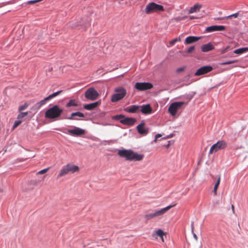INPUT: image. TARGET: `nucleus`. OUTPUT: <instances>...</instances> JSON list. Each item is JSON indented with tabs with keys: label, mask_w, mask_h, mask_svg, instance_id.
Here are the masks:
<instances>
[{
	"label": "nucleus",
	"mask_w": 248,
	"mask_h": 248,
	"mask_svg": "<svg viewBox=\"0 0 248 248\" xmlns=\"http://www.w3.org/2000/svg\"><path fill=\"white\" fill-rule=\"evenodd\" d=\"M118 155L121 157L124 158L126 160L130 161H139L142 160L144 157L143 155L139 154L131 149L119 150Z\"/></svg>",
	"instance_id": "f257e3e1"
},
{
	"label": "nucleus",
	"mask_w": 248,
	"mask_h": 248,
	"mask_svg": "<svg viewBox=\"0 0 248 248\" xmlns=\"http://www.w3.org/2000/svg\"><path fill=\"white\" fill-rule=\"evenodd\" d=\"M62 112V109L60 108L58 105H54L45 112V117L47 119H55L59 117Z\"/></svg>",
	"instance_id": "f03ea898"
},
{
	"label": "nucleus",
	"mask_w": 248,
	"mask_h": 248,
	"mask_svg": "<svg viewBox=\"0 0 248 248\" xmlns=\"http://www.w3.org/2000/svg\"><path fill=\"white\" fill-rule=\"evenodd\" d=\"M78 170L79 167L78 166L68 163L62 167L59 173L57 175V178H59L69 173H74Z\"/></svg>",
	"instance_id": "7ed1b4c3"
},
{
	"label": "nucleus",
	"mask_w": 248,
	"mask_h": 248,
	"mask_svg": "<svg viewBox=\"0 0 248 248\" xmlns=\"http://www.w3.org/2000/svg\"><path fill=\"white\" fill-rule=\"evenodd\" d=\"M164 11V8L162 5L152 2L147 4L145 8V12L146 14H150L153 13H156Z\"/></svg>",
	"instance_id": "20e7f679"
},
{
	"label": "nucleus",
	"mask_w": 248,
	"mask_h": 248,
	"mask_svg": "<svg viewBox=\"0 0 248 248\" xmlns=\"http://www.w3.org/2000/svg\"><path fill=\"white\" fill-rule=\"evenodd\" d=\"M115 93L113 94L111 98L112 102H118L124 98L126 94V91L123 87H117L114 89Z\"/></svg>",
	"instance_id": "39448f33"
},
{
	"label": "nucleus",
	"mask_w": 248,
	"mask_h": 248,
	"mask_svg": "<svg viewBox=\"0 0 248 248\" xmlns=\"http://www.w3.org/2000/svg\"><path fill=\"white\" fill-rule=\"evenodd\" d=\"M175 204H171L160 210L155 211L154 213L148 214L146 215L145 217L147 219H151L155 217L161 216L164 214L168 210L175 206Z\"/></svg>",
	"instance_id": "423d86ee"
},
{
	"label": "nucleus",
	"mask_w": 248,
	"mask_h": 248,
	"mask_svg": "<svg viewBox=\"0 0 248 248\" xmlns=\"http://www.w3.org/2000/svg\"><path fill=\"white\" fill-rule=\"evenodd\" d=\"M113 119L116 120H119L121 123L128 125H133L136 121L135 118L125 117L122 114L115 115L113 117Z\"/></svg>",
	"instance_id": "0eeeda50"
},
{
	"label": "nucleus",
	"mask_w": 248,
	"mask_h": 248,
	"mask_svg": "<svg viewBox=\"0 0 248 248\" xmlns=\"http://www.w3.org/2000/svg\"><path fill=\"white\" fill-rule=\"evenodd\" d=\"M227 146V143L226 141L223 140H219L211 146L209 151V154H212L219 150L224 149L226 148Z\"/></svg>",
	"instance_id": "6e6552de"
},
{
	"label": "nucleus",
	"mask_w": 248,
	"mask_h": 248,
	"mask_svg": "<svg viewBox=\"0 0 248 248\" xmlns=\"http://www.w3.org/2000/svg\"><path fill=\"white\" fill-rule=\"evenodd\" d=\"M185 103L183 101L175 102L171 103L169 107L168 112L171 116H175L177 111L180 109Z\"/></svg>",
	"instance_id": "1a4fd4ad"
},
{
	"label": "nucleus",
	"mask_w": 248,
	"mask_h": 248,
	"mask_svg": "<svg viewBox=\"0 0 248 248\" xmlns=\"http://www.w3.org/2000/svg\"><path fill=\"white\" fill-rule=\"evenodd\" d=\"M99 94L97 91L93 87L89 88L85 93V97L90 100H95L99 96Z\"/></svg>",
	"instance_id": "9d476101"
},
{
	"label": "nucleus",
	"mask_w": 248,
	"mask_h": 248,
	"mask_svg": "<svg viewBox=\"0 0 248 248\" xmlns=\"http://www.w3.org/2000/svg\"><path fill=\"white\" fill-rule=\"evenodd\" d=\"M66 134H69L74 136L79 137L84 135L85 131L84 129L75 126L72 129H67L66 131H63Z\"/></svg>",
	"instance_id": "9b49d317"
},
{
	"label": "nucleus",
	"mask_w": 248,
	"mask_h": 248,
	"mask_svg": "<svg viewBox=\"0 0 248 248\" xmlns=\"http://www.w3.org/2000/svg\"><path fill=\"white\" fill-rule=\"evenodd\" d=\"M135 88L139 91H144L153 88V85L149 82H137Z\"/></svg>",
	"instance_id": "f8f14e48"
},
{
	"label": "nucleus",
	"mask_w": 248,
	"mask_h": 248,
	"mask_svg": "<svg viewBox=\"0 0 248 248\" xmlns=\"http://www.w3.org/2000/svg\"><path fill=\"white\" fill-rule=\"evenodd\" d=\"M213 70V67L210 65L204 66L200 67L195 73V76H201L208 73Z\"/></svg>",
	"instance_id": "ddd939ff"
},
{
	"label": "nucleus",
	"mask_w": 248,
	"mask_h": 248,
	"mask_svg": "<svg viewBox=\"0 0 248 248\" xmlns=\"http://www.w3.org/2000/svg\"><path fill=\"white\" fill-rule=\"evenodd\" d=\"M226 27L223 25H213L208 27L206 31L208 32H211L216 31H223L225 30Z\"/></svg>",
	"instance_id": "4468645a"
},
{
	"label": "nucleus",
	"mask_w": 248,
	"mask_h": 248,
	"mask_svg": "<svg viewBox=\"0 0 248 248\" xmlns=\"http://www.w3.org/2000/svg\"><path fill=\"white\" fill-rule=\"evenodd\" d=\"M50 100L48 96L45 98L43 100H41L40 101L38 102L36 104H35L34 105H33L32 107V109L33 110H37L39 109L42 106L45 105L46 102Z\"/></svg>",
	"instance_id": "2eb2a0df"
},
{
	"label": "nucleus",
	"mask_w": 248,
	"mask_h": 248,
	"mask_svg": "<svg viewBox=\"0 0 248 248\" xmlns=\"http://www.w3.org/2000/svg\"><path fill=\"white\" fill-rule=\"evenodd\" d=\"M144 123H140L137 126V130L139 134L145 136L149 132V129L144 127Z\"/></svg>",
	"instance_id": "dca6fc26"
},
{
	"label": "nucleus",
	"mask_w": 248,
	"mask_h": 248,
	"mask_svg": "<svg viewBox=\"0 0 248 248\" xmlns=\"http://www.w3.org/2000/svg\"><path fill=\"white\" fill-rule=\"evenodd\" d=\"M152 111V109L149 104L140 106V111L143 114H150Z\"/></svg>",
	"instance_id": "f3484780"
},
{
	"label": "nucleus",
	"mask_w": 248,
	"mask_h": 248,
	"mask_svg": "<svg viewBox=\"0 0 248 248\" xmlns=\"http://www.w3.org/2000/svg\"><path fill=\"white\" fill-rule=\"evenodd\" d=\"M201 48L202 52H207L214 49V46L212 43L209 42L202 46Z\"/></svg>",
	"instance_id": "a211bd4d"
},
{
	"label": "nucleus",
	"mask_w": 248,
	"mask_h": 248,
	"mask_svg": "<svg viewBox=\"0 0 248 248\" xmlns=\"http://www.w3.org/2000/svg\"><path fill=\"white\" fill-rule=\"evenodd\" d=\"M202 38V37H197V36H190L186 38L185 44H191L192 43L197 42V41L199 40Z\"/></svg>",
	"instance_id": "6ab92c4d"
},
{
	"label": "nucleus",
	"mask_w": 248,
	"mask_h": 248,
	"mask_svg": "<svg viewBox=\"0 0 248 248\" xmlns=\"http://www.w3.org/2000/svg\"><path fill=\"white\" fill-rule=\"evenodd\" d=\"M140 106L132 105L126 108L125 110L129 113H136L140 111Z\"/></svg>",
	"instance_id": "aec40b11"
},
{
	"label": "nucleus",
	"mask_w": 248,
	"mask_h": 248,
	"mask_svg": "<svg viewBox=\"0 0 248 248\" xmlns=\"http://www.w3.org/2000/svg\"><path fill=\"white\" fill-rule=\"evenodd\" d=\"M100 104V101H97L83 106V108L87 110H92L96 108Z\"/></svg>",
	"instance_id": "412c9836"
},
{
	"label": "nucleus",
	"mask_w": 248,
	"mask_h": 248,
	"mask_svg": "<svg viewBox=\"0 0 248 248\" xmlns=\"http://www.w3.org/2000/svg\"><path fill=\"white\" fill-rule=\"evenodd\" d=\"M202 6L199 4H195L191 7L188 11V14H193L200 11Z\"/></svg>",
	"instance_id": "4be33fe9"
},
{
	"label": "nucleus",
	"mask_w": 248,
	"mask_h": 248,
	"mask_svg": "<svg viewBox=\"0 0 248 248\" xmlns=\"http://www.w3.org/2000/svg\"><path fill=\"white\" fill-rule=\"evenodd\" d=\"M78 116L79 117H84V115L83 113L80 112H73L71 114V116L68 118V119L69 120H77V119L75 118L74 117Z\"/></svg>",
	"instance_id": "5701e85b"
},
{
	"label": "nucleus",
	"mask_w": 248,
	"mask_h": 248,
	"mask_svg": "<svg viewBox=\"0 0 248 248\" xmlns=\"http://www.w3.org/2000/svg\"><path fill=\"white\" fill-rule=\"evenodd\" d=\"M248 51V47H242L235 49L233 52L236 54H241Z\"/></svg>",
	"instance_id": "b1692460"
},
{
	"label": "nucleus",
	"mask_w": 248,
	"mask_h": 248,
	"mask_svg": "<svg viewBox=\"0 0 248 248\" xmlns=\"http://www.w3.org/2000/svg\"><path fill=\"white\" fill-rule=\"evenodd\" d=\"M240 11L238 12H236L234 14H233L232 15H229L228 16H224V17H222L221 18H218L217 19H229L231 17H234V18H237L239 16V14H240Z\"/></svg>",
	"instance_id": "393cba45"
},
{
	"label": "nucleus",
	"mask_w": 248,
	"mask_h": 248,
	"mask_svg": "<svg viewBox=\"0 0 248 248\" xmlns=\"http://www.w3.org/2000/svg\"><path fill=\"white\" fill-rule=\"evenodd\" d=\"M220 176H219L218 177L217 180L214 186V189L213 190L214 195H215V196L217 195V187L220 184Z\"/></svg>",
	"instance_id": "a878e982"
},
{
	"label": "nucleus",
	"mask_w": 248,
	"mask_h": 248,
	"mask_svg": "<svg viewBox=\"0 0 248 248\" xmlns=\"http://www.w3.org/2000/svg\"><path fill=\"white\" fill-rule=\"evenodd\" d=\"M28 114V112H19V114L17 115V119L21 120L25 117L27 116Z\"/></svg>",
	"instance_id": "bb28decb"
},
{
	"label": "nucleus",
	"mask_w": 248,
	"mask_h": 248,
	"mask_svg": "<svg viewBox=\"0 0 248 248\" xmlns=\"http://www.w3.org/2000/svg\"><path fill=\"white\" fill-rule=\"evenodd\" d=\"M155 234H156L159 236L161 238H162V236H163L164 233L162 230L158 229L157 231L155 232V234H153V236H154Z\"/></svg>",
	"instance_id": "cd10ccee"
},
{
	"label": "nucleus",
	"mask_w": 248,
	"mask_h": 248,
	"mask_svg": "<svg viewBox=\"0 0 248 248\" xmlns=\"http://www.w3.org/2000/svg\"><path fill=\"white\" fill-rule=\"evenodd\" d=\"M237 62H238V60H234L222 62L220 63V64L222 65H224L232 64V63H234Z\"/></svg>",
	"instance_id": "c85d7f7f"
},
{
	"label": "nucleus",
	"mask_w": 248,
	"mask_h": 248,
	"mask_svg": "<svg viewBox=\"0 0 248 248\" xmlns=\"http://www.w3.org/2000/svg\"><path fill=\"white\" fill-rule=\"evenodd\" d=\"M77 104L74 100H70L66 105L67 107H70L71 106H77Z\"/></svg>",
	"instance_id": "c756f323"
},
{
	"label": "nucleus",
	"mask_w": 248,
	"mask_h": 248,
	"mask_svg": "<svg viewBox=\"0 0 248 248\" xmlns=\"http://www.w3.org/2000/svg\"><path fill=\"white\" fill-rule=\"evenodd\" d=\"M28 106H29V105L27 103H24V105H23L19 107L18 111L21 112L22 110L27 108V107H28Z\"/></svg>",
	"instance_id": "7c9ffc66"
},
{
	"label": "nucleus",
	"mask_w": 248,
	"mask_h": 248,
	"mask_svg": "<svg viewBox=\"0 0 248 248\" xmlns=\"http://www.w3.org/2000/svg\"><path fill=\"white\" fill-rule=\"evenodd\" d=\"M61 92H62L61 91H58V92H56L55 93H52L51 94L48 95V96L50 100L52 98H53L55 97V96H56L57 95H58V94H59Z\"/></svg>",
	"instance_id": "2f4dec72"
},
{
	"label": "nucleus",
	"mask_w": 248,
	"mask_h": 248,
	"mask_svg": "<svg viewBox=\"0 0 248 248\" xmlns=\"http://www.w3.org/2000/svg\"><path fill=\"white\" fill-rule=\"evenodd\" d=\"M22 123V120L18 119L17 120H16L14 124V125L13 126V128L15 129L17 126H18L21 123Z\"/></svg>",
	"instance_id": "473e14b6"
},
{
	"label": "nucleus",
	"mask_w": 248,
	"mask_h": 248,
	"mask_svg": "<svg viewBox=\"0 0 248 248\" xmlns=\"http://www.w3.org/2000/svg\"><path fill=\"white\" fill-rule=\"evenodd\" d=\"M181 41V38L180 37H178L177 38H176L175 39H174L173 40H172V41H170V44L171 45V46H173L174 45V44L175 43H176L177 42H179V41Z\"/></svg>",
	"instance_id": "72a5a7b5"
},
{
	"label": "nucleus",
	"mask_w": 248,
	"mask_h": 248,
	"mask_svg": "<svg viewBox=\"0 0 248 248\" xmlns=\"http://www.w3.org/2000/svg\"><path fill=\"white\" fill-rule=\"evenodd\" d=\"M49 168L44 169L37 172L38 174H42L46 173L49 170Z\"/></svg>",
	"instance_id": "f704fd0d"
},
{
	"label": "nucleus",
	"mask_w": 248,
	"mask_h": 248,
	"mask_svg": "<svg viewBox=\"0 0 248 248\" xmlns=\"http://www.w3.org/2000/svg\"><path fill=\"white\" fill-rule=\"evenodd\" d=\"M194 49H195V46H191L187 49V53H191L193 50H194Z\"/></svg>",
	"instance_id": "c9c22d12"
},
{
	"label": "nucleus",
	"mask_w": 248,
	"mask_h": 248,
	"mask_svg": "<svg viewBox=\"0 0 248 248\" xmlns=\"http://www.w3.org/2000/svg\"><path fill=\"white\" fill-rule=\"evenodd\" d=\"M161 137V134H156L155 136V140H154V142H156V141H157V138H158L159 137Z\"/></svg>",
	"instance_id": "e433bc0d"
},
{
	"label": "nucleus",
	"mask_w": 248,
	"mask_h": 248,
	"mask_svg": "<svg viewBox=\"0 0 248 248\" xmlns=\"http://www.w3.org/2000/svg\"><path fill=\"white\" fill-rule=\"evenodd\" d=\"M90 25V22L89 20H88L87 22H86L85 23H84L83 24V25L86 28L87 27H88Z\"/></svg>",
	"instance_id": "4c0bfd02"
},
{
	"label": "nucleus",
	"mask_w": 248,
	"mask_h": 248,
	"mask_svg": "<svg viewBox=\"0 0 248 248\" xmlns=\"http://www.w3.org/2000/svg\"><path fill=\"white\" fill-rule=\"evenodd\" d=\"M230 46H227V47H226L225 49H223V50L221 51V53H222V54H224V53H226V52L227 51L228 49L229 48H230Z\"/></svg>",
	"instance_id": "58836bf2"
},
{
	"label": "nucleus",
	"mask_w": 248,
	"mask_h": 248,
	"mask_svg": "<svg viewBox=\"0 0 248 248\" xmlns=\"http://www.w3.org/2000/svg\"><path fill=\"white\" fill-rule=\"evenodd\" d=\"M184 69V67H180V68H179L177 69V72H181L182 71H183Z\"/></svg>",
	"instance_id": "ea45409f"
},
{
	"label": "nucleus",
	"mask_w": 248,
	"mask_h": 248,
	"mask_svg": "<svg viewBox=\"0 0 248 248\" xmlns=\"http://www.w3.org/2000/svg\"><path fill=\"white\" fill-rule=\"evenodd\" d=\"M193 237L194 238L196 239V240H197L198 239V237H197V236L196 235V234L194 233L193 232Z\"/></svg>",
	"instance_id": "a19ab883"
},
{
	"label": "nucleus",
	"mask_w": 248,
	"mask_h": 248,
	"mask_svg": "<svg viewBox=\"0 0 248 248\" xmlns=\"http://www.w3.org/2000/svg\"><path fill=\"white\" fill-rule=\"evenodd\" d=\"M191 230H192V232H193V222H192V223H191Z\"/></svg>",
	"instance_id": "79ce46f5"
},
{
	"label": "nucleus",
	"mask_w": 248,
	"mask_h": 248,
	"mask_svg": "<svg viewBox=\"0 0 248 248\" xmlns=\"http://www.w3.org/2000/svg\"><path fill=\"white\" fill-rule=\"evenodd\" d=\"M234 206L233 205H232V210L233 212H234Z\"/></svg>",
	"instance_id": "37998d69"
},
{
	"label": "nucleus",
	"mask_w": 248,
	"mask_h": 248,
	"mask_svg": "<svg viewBox=\"0 0 248 248\" xmlns=\"http://www.w3.org/2000/svg\"><path fill=\"white\" fill-rule=\"evenodd\" d=\"M190 19H194V17L193 16H191L190 17Z\"/></svg>",
	"instance_id": "c03bdc74"
},
{
	"label": "nucleus",
	"mask_w": 248,
	"mask_h": 248,
	"mask_svg": "<svg viewBox=\"0 0 248 248\" xmlns=\"http://www.w3.org/2000/svg\"><path fill=\"white\" fill-rule=\"evenodd\" d=\"M96 43H97V42H96V41L94 42V41H93L92 42V44H94H94H96Z\"/></svg>",
	"instance_id": "a18cd8bd"
},
{
	"label": "nucleus",
	"mask_w": 248,
	"mask_h": 248,
	"mask_svg": "<svg viewBox=\"0 0 248 248\" xmlns=\"http://www.w3.org/2000/svg\"><path fill=\"white\" fill-rule=\"evenodd\" d=\"M236 66H235V65H233V66H231V68L235 67H236Z\"/></svg>",
	"instance_id": "49530a36"
},
{
	"label": "nucleus",
	"mask_w": 248,
	"mask_h": 248,
	"mask_svg": "<svg viewBox=\"0 0 248 248\" xmlns=\"http://www.w3.org/2000/svg\"><path fill=\"white\" fill-rule=\"evenodd\" d=\"M161 240L163 242L164 241L163 236H162V238H161Z\"/></svg>",
	"instance_id": "de8ad7c7"
},
{
	"label": "nucleus",
	"mask_w": 248,
	"mask_h": 248,
	"mask_svg": "<svg viewBox=\"0 0 248 248\" xmlns=\"http://www.w3.org/2000/svg\"><path fill=\"white\" fill-rule=\"evenodd\" d=\"M2 191V190L1 188H0V192H1Z\"/></svg>",
	"instance_id": "09e8293b"
},
{
	"label": "nucleus",
	"mask_w": 248,
	"mask_h": 248,
	"mask_svg": "<svg viewBox=\"0 0 248 248\" xmlns=\"http://www.w3.org/2000/svg\"><path fill=\"white\" fill-rule=\"evenodd\" d=\"M179 52H180V53H183V51H179Z\"/></svg>",
	"instance_id": "8fccbe9b"
}]
</instances>
